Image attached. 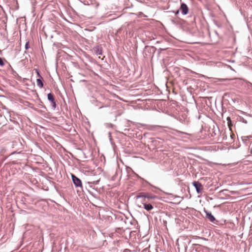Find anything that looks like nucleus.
<instances>
[{
    "label": "nucleus",
    "mask_w": 252,
    "mask_h": 252,
    "mask_svg": "<svg viewBox=\"0 0 252 252\" xmlns=\"http://www.w3.org/2000/svg\"><path fill=\"white\" fill-rule=\"evenodd\" d=\"M179 10H177V11L176 12V13H175V15H177L179 14Z\"/></svg>",
    "instance_id": "4468645a"
},
{
    "label": "nucleus",
    "mask_w": 252,
    "mask_h": 252,
    "mask_svg": "<svg viewBox=\"0 0 252 252\" xmlns=\"http://www.w3.org/2000/svg\"><path fill=\"white\" fill-rule=\"evenodd\" d=\"M25 48L26 49H28L29 48V42L26 43Z\"/></svg>",
    "instance_id": "f8f14e48"
},
{
    "label": "nucleus",
    "mask_w": 252,
    "mask_h": 252,
    "mask_svg": "<svg viewBox=\"0 0 252 252\" xmlns=\"http://www.w3.org/2000/svg\"><path fill=\"white\" fill-rule=\"evenodd\" d=\"M72 178L74 184L76 187H82L81 181L79 178L73 175H72Z\"/></svg>",
    "instance_id": "20e7f679"
},
{
    "label": "nucleus",
    "mask_w": 252,
    "mask_h": 252,
    "mask_svg": "<svg viewBox=\"0 0 252 252\" xmlns=\"http://www.w3.org/2000/svg\"><path fill=\"white\" fill-rule=\"evenodd\" d=\"M175 132H176V135H180V134H186V133L185 132H182V131H179V130H175Z\"/></svg>",
    "instance_id": "6e6552de"
},
{
    "label": "nucleus",
    "mask_w": 252,
    "mask_h": 252,
    "mask_svg": "<svg viewBox=\"0 0 252 252\" xmlns=\"http://www.w3.org/2000/svg\"><path fill=\"white\" fill-rule=\"evenodd\" d=\"M194 187L195 188L196 190L198 193L201 192L203 189V186L199 182H194L193 183Z\"/></svg>",
    "instance_id": "7ed1b4c3"
},
{
    "label": "nucleus",
    "mask_w": 252,
    "mask_h": 252,
    "mask_svg": "<svg viewBox=\"0 0 252 252\" xmlns=\"http://www.w3.org/2000/svg\"><path fill=\"white\" fill-rule=\"evenodd\" d=\"M227 121H228V123L230 122H231V119H230V117H227Z\"/></svg>",
    "instance_id": "ddd939ff"
},
{
    "label": "nucleus",
    "mask_w": 252,
    "mask_h": 252,
    "mask_svg": "<svg viewBox=\"0 0 252 252\" xmlns=\"http://www.w3.org/2000/svg\"><path fill=\"white\" fill-rule=\"evenodd\" d=\"M48 99L50 101L53 105V107L55 108L56 107V102L54 98V95L52 94L49 93L48 94Z\"/></svg>",
    "instance_id": "39448f33"
},
{
    "label": "nucleus",
    "mask_w": 252,
    "mask_h": 252,
    "mask_svg": "<svg viewBox=\"0 0 252 252\" xmlns=\"http://www.w3.org/2000/svg\"><path fill=\"white\" fill-rule=\"evenodd\" d=\"M228 126L230 130H231V126H232V125L231 122H230L228 123Z\"/></svg>",
    "instance_id": "1a4fd4ad"
},
{
    "label": "nucleus",
    "mask_w": 252,
    "mask_h": 252,
    "mask_svg": "<svg viewBox=\"0 0 252 252\" xmlns=\"http://www.w3.org/2000/svg\"><path fill=\"white\" fill-rule=\"evenodd\" d=\"M37 85L40 88H42L43 86V84L40 78H38L36 80Z\"/></svg>",
    "instance_id": "0eeeda50"
},
{
    "label": "nucleus",
    "mask_w": 252,
    "mask_h": 252,
    "mask_svg": "<svg viewBox=\"0 0 252 252\" xmlns=\"http://www.w3.org/2000/svg\"><path fill=\"white\" fill-rule=\"evenodd\" d=\"M180 10L183 15H187L189 13V9L188 6L184 3H182L180 6Z\"/></svg>",
    "instance_id": "f03ea898"
},
{
    "label": "nucleus",
    "mask_w": 252,
    "mask_h": 252,
    "mask_svg": "<svg viewBox=\"0 0 252 252\" xmlns=\"http://www.w3.org/2000/svg\"><path fill=\"white\" fill-rule=\"evenodd\" d=\"M137 198H142V204L143 208L148 211L152 210L154 207L153 205L148 203L151 199H154L156 198V196L150 195L149 194H145L144 193H140L138 195L136 196Z\"/></svg>",
    "instance_id": "f257e3e1"
},
{
    "label": "nucleus",
    "mask_w": 252,
    "mask_h": 252,
    "mask_svg": "<svg viewBox=\"0 0 252 252\" xmlns=\"http://www.w3.org/2000/svg\"><path fill=\"white\" fill-rule=\"evenodd\" d=\"M3 62L2 61V59L0 58V65L2 66L3 65Z\"/></svg>",
    "instance_id": "9d476101"
},
{
    "label": "nucleus",
    "mask_w": 252,
    "mask_h": 252,
    "mask_svg": "<svg viewBox=\"0 0 252 252\" xmlns=\"http://www.w3.org/2000/svg\"><path fill=\"white\" fill-rule=\"evenodd\" d=\"M36 73H37V74L39 78H42V77H41V75H40L39 71H38L37 70H36Z\"/></svg>",
    "instance_id": "9b49d317"
},
{
    "label": "nucleus",
    "mask_w": 252,
    "mask_h": 252,
    "mask_svg": "<svg viewBox=\"0 0 252 252\" xmlns=\"http://www.w3.org/2000/svg\"><path fill=\"white\" fill-rule=\"evenodd\" d=\"M206 218L211 222H214L215 220V217L212 215V214L208 212H206Z\"/></svg>",
    "instance_id": "423d86ee"
}]
</instances>
